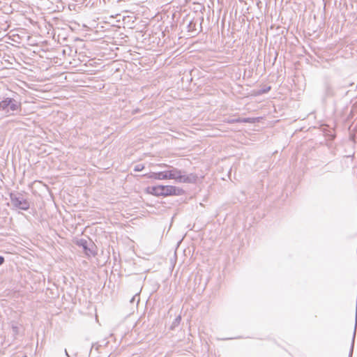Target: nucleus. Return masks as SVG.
Instances as JSON below:
<instances>
[{
    "mask_svg": "<svg viewBox=\"0 0 357 357\" xmlns=\"http://www.w3.org/2000/svg\"><path fill=\"white\" fill-rule=\"evenodd\" d=\"M149 177L158 180L174 179L178 183H194L197 179V176L195 174H190L185 175L184 174V172L172 167L169 170L152 172Z\"/></svg>",
    "mask_w": 357,
    "mask_h": 357,
    "instance_id": "obj_1",
    "label": "nucleus"
},
{
    "mask_svg": "<svg viewBox=\"0 0 357 357\" xmlns=\"http://www.w3.org/2000/svg\"><path fill=\"white\" fill-rule=\"evenodd\" d=\"M22 111V103L20 101L13 98H3L0 101V112L6 116H10L19 114Z\"/></svg>",
    "mask_w": 357,
    "mask_h": 357,
    "instance_id": "obj_2",
    "label": "nucleus"
},
{
    "mask_svg": "<svg viewBox=\"0 0 357 357\" xmlns=\"http://www.w3.org/2000/svg\"><path fill=\"white\" fill-rule=\"evenodd\" d=\"M151 194L155 196L179 195L183 192L182 189L172 185H157L150 188Z\"/></svg>",
    "mask_w": 357,
    "mask_h": 357,
    "instance_id": "obj_3",
    "label": "nucleus"
},
{
    "mask_svg": "<svg viewBox=\"0 0 357 357\" xmlns=\"http://www.w3.org/2000/svg\"><path fill=\"white\" fill-rule=\"evenodd\" d=\"M10 199H11V203L13 205V206H15L17 208H20V209H22L24 211H26L29 208V206H30L29 202L26 199H24L22 195L17 196V195H13V194H11Z\"/></svg>",
    "mask_w": 357,
    "mask_h": 357,
    "instance_id": "obj_4",
    "label": "nucleus"
},
{
    "mask_svg": "<svg viewBox=\"0 0 357 357\" xmlns=\"http://www.w3.org/2000/svg\"><path fill=\"white\" fill-rule=\"evenodd\" d=\"M77 245L82 248L84 253L87 256L90 257L91 255L92 256H95L96 255V252H95V250H94L96 245L91 241L88 242L86 240L80 239L77 242Z\"/></svg>",
    "mask_w": 357,
    "mask_h": 357,
    "instance_id": "obj_5",
    "label": "nucleus"
},
{
    "mask_svg": "<svg viewBox=\"0 0 357 357\" xmlns=\"http://www.w3.org/2000/svg\"><path fill=\"white\" fill-rule=\"evenodd\" d=\"M324 90L327 96H332L333 95V88L329 82H326L324 83Z\"/></svg>",
    "mask_w": 357,
    "mask_h": 357,
    "instance_id": "obj_6",
    "label": "nucleus"
},
{
    "mask_svg": "<svg viewBox=\"0 0 357 357\" xmlns=\"http://www.w3.org/2000/svg\"><path fill=\"white\" fill-rule=\"evenodd\" d=\"M144 165H142V164H137L134 167V171L135 172H140L142 171V169H144Z\"/></svg>",
    "mask_w": 357,
    "mask_h": 357,
    "instance_id": "obj_7",
    "label": "nucleus"
},
{
    "mask_svg": "<svg viewBox=\"0 0 357 357\" xmlns=\"http://www.w3.org/2000/svg\"><path fill=\"white\" fill-rule=\"evenodd\" d=\"M181 319V317H180V316H178V317H176V318L175 319V320L174 321V322H173V324H172V325L171 328H173L174 327H175L176 326H177V325L179 324V322H180Z\"/></svg>",
    "mask_w": 357,
    "mask_h": 357,
    "instance_id": "obj_8",
    "label": "nucleus"
},
{
    "mask_svg": "<svg viewBox=\"0 0 357 357\" xmlns=\"http://www.w3.org/2000/svg\"><path fill=\"white\" fill-rule=\"evenodd\" d=\"M230 123H235V122H250L249 119H244L243 120H241L240 119H231L229 121Z\"/></svg>",
    "mask_w": 357,
    "mask_h": 357,
    "instance_id": "obj_9",
    "label": "nucleus"
},
{
    "mask_svg": "<svg viewBox=\"0 0 357 357\" xmlns=\"http://www.w3.org/2000/svg\"><path fill=\"white\" fill-rule=\"evenodd\" d=\"M4 262V258L2 256H0V266L2 265Z\"/></svg>",
    "mask_w": 357,
    "mask_h": 357,
    "instance_id": "obj_10",
    "label": "nucleus"
},
{
    "mask_svg": "<svg viewBox=\"0 0 357 357\" xmlns=\"http://www.w3.org/2000/svg\"><path fill=\"white\" fill-rule=\"evenodd\" d=\"M352 352H353V347H351V351H350V354H349V357H351Z\"/></svg>",
    "mask_w": 357,
    "mask_h": 357,
    "instance_id": "obj_11",
    "label": "nucleus"
},
{
    "mask_svg": "<svg viewBox=\"0 0 357 357\" xmlns=\"http://www.w3.org/2000/svg\"><path fill=\"white\" fill-rule=\"evenodd\" d=\"M135 296L132 297V298L131 299L130 302L133 303L135 301Z\"/></svg>",
    "mask_w": 357,
    "mask_h": 357,
    "instance_id": "obj_12",
    "label": "nucleus"
},
{
    "mask_svg": "<svg viewBox=\"0 0 357 357\" xmlns=\"http://www.w3.org/2000/svg\"><path fill=\"white\" fill-rule=\"evenodd\" d=\"M65 354H66L68 357H69V355H68V351H67V350H66V349H65Z\"/></svg>",
    "mask_w": 357,
    "mask_h": 357,
    "instance_id": "obj_13",
    "label": "nucleus"
},
{
    "mask_svg": "<svg viewBox=\"0 0 357 357\" xmlns=\"http://www.w3.org/2000/svg\"><path fill=\"white\" fill-rule=\"evenodd\" d=\"M192 22H190V24H189V27L190 28L191 27V25H192Z\"/></svg>",
    "mask_w": 357,
    "mask_h": 357,
    "instance_id": "obj_14",
    "label": "nucleus"
}]
</instances>
